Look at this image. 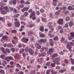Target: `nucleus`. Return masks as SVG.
<instances>
[{
    "instance_id": "1",
    "label": "nucleus",
    "mask_w": 74,
    "mask_h": 74,
    "mask_svg": "<svg viewBox=\"0 0 74 74\" xmlns=\"http://www.w3.org/2000/svg\"><path fill=\"white\" fill-rule=\"evenodd\" d=\"M47 39L46 38H45L44 39H41L40 40H39L38 42L41 45L42 43H43V44L45 43L46 42H47Z\"/></svg>"
},
{
    "instance_id": "2",
    "label": "nucleus",
    "mask_w": 74,
    "mask_h": 74,
    "mask_svg": "<svg viewBox=\"0 0 74 74\" xmlns=\"http://www.w3.org/2000/svg\"><path fill=\"white\" fill-rule=\"evenodd\" d=\"M0 10H5L7 12H10V10L8 9V6L3 7V8H1Z\"/></svg>"
},
{
    "instance_id": "3",
    "label": "nucleus",
    "mask_w": 74,
    "mask_h": 74,
    "mask_svg": "<svg viewBox=\"0 0 74 74\" xmlns=\"http://www.w3.org/2000/svg\"><path fill=\"white\" fill-rule=\"evenodd\" d=\"M29 39L27 38H23L21 39V41L25 43H27V42L29 41Z\"/></svg>"
},
{
    "instance_id": "4",
    "label": "nucleus",
    "mask_w": 74,
    "mask_h": 74,
    "mask_svg": "<svg viewBox=\"0 0 74 74\" xmlns=\"http://www.w3.org/2000/svg\"><path fill=\"white\" fill-rule=\"evenodd\" d=\"M9 4L10 5H15L16 4V0H12L9 1Z\"/></svg>"
},
{
    "instance_id": "5",
    "label": "nucleus",
    "mask_w": 74,
    "mask_h": 74,
    "mask_svg": "<svg viewBox=\"0 0 74 74\" xmlns=\"http://www.w3.org/2000/svg\"><path fill=\"white\" fill-rule=\"evenodd\" d=\"M44 50H45V51L47 52L48 51V48L46 47H44L40 49V52H44Z\"/></svg>"
},
{
    "instance_id": "6",
    "label": "nucleus",
    "mask_w": 74,
    "mask_h": 74,
    "mask_svg": "<svg viewBox=\"0 0 74 74\" xmlns=\"http://www.w3.org/2000/svg\"><path fill=\"white\" fill-rule=\"evenodd\" d=\"M60 58H56L53 61V62L54 63L56 64L57 63H58V62H59V61H60Z\"/></svg>"
},
{
    "instance_id": "7",
    "label": "nucleus",
    "mask_w": 74,
    "mask_h": 74,
    "mask_svg": "<svg viewBox=\"0 0 74 74\" xmlns=\"http://www.w3.org/2000/svg\"><path fill=\"white\" fill-rule=\"evenodd\" d=\"M14 25L15 26H16V27H17L20 26V23L19 21L15 22L14 23Z\"/></svg>"
},
{
    "instance_id": "8",
    "label": "nucleus",
    "mask_w": 74,
    "mask_h": 74,
    "mask_svg": "<svg viewBox=\"0 0 74 74\" xmlns=\"http://www.w3.org/2000/svg\"><path fill=\"white\" fill-rule=\"evenodd\" d=\"M35 47L38 49H40L41 48V46L39 44L37 43L35 44Z\"/></svg>"
},
{
    "instance_id": "9",
    "label": "nucleus",
    "mask_w": 74,
    "mask_h": 74,
    "mask_svg": "<svg viewBox=\"0 0 74 74\" xmlns=\"http://www.w3.org/2000/svg\"><path fill=\"white\" fill-rule=\"evenodd\" d=\"M28 52L31 55H33L34 54V51L31 48L29 49Z\"/></svg>"
},
{
    "instance_id": "10",
    "label": "nucleus",
    "mask_w": 74,
    "mask_h": 74,
    "mask_svg": "<svg viewBox=\"0 0 74 74\" xmlns=\"http://www.w3.org/2000/svg\"><path fill=\"white\" fill-rule=\"evenodd\" d=\"M58 23L59 25H63V21L62 19H59L58 21Z\"/></svg>"
},
{
    "instance_id": "11",
    "label": "nucleus",
    "mask_w": 74,
    "mask_h": 74,
    "mask_svg": "<svg viewBox=\"0 0 74 74\" xmlns=\"http://www.w3.org/2000/svg\"><path fill=\"white\" fill-rule=\"evenodd\" d=\"M29 8L28 7H25L24 8H23L22 9L21 11L23 12H24L25 11H27L28 10H29Z\"/></svg>"
},
{
    "instance_id": "12",
    "label": "nucleus",
    "mask_w": 74,
    "mask_h": 74,
    "mask_svg": "<svg viewBox=\"0 0 74 74\" xmlns=\"http://www.w3.org/2000/svg\"><path fill=\"white\" fill-rule=\"evenodd\" d=\"M66 44H67L66 48H67V49H69L72 48V47H71V45H70V43H69L68 42H67L66 43Z\"/></svg>"
},
{
    "instance_id": "13",
    "label": "nucleus",
    "mask_w": 74,
    "mask_h": 74,
    "mask_svg": "<svg viewBox=\"0 0 74 74\" xmlns=\"http://www.w3.org/2000/svg\"><path fill=\"white\" fill-rule=\"evenodd\" d=\"M65 40V38H62L60 40V41H61L62 42H64V43H65V44H66L67 42H68L66 40Z\"/></svg>"
},
{
    "instance_id": "14",
    "label": "nucleus",
    "mask_w": 74,
    "mask_h": 74,
    "mask_svg": "<svg viewBox=\"0 0 74 74\" xmlns=\"http://www.w3.org/2000/svg\"><path fill=\"white\" fill-rule=\"evenodd\" d=\"M47 53H46V52H43V53H42L41 54H39V57H41V56H42V57H44L45 56Z\"/></svg>"
},
{
    "instance_id": "15",
    "label": "nucleus",
    "mask_w": 74,
    "mask_h": 74,
    "mask_svg": "<svg viewBox=\"0 0 74 74\" xmlns=\"http://www.w3.org/2000/svg\"><path fill=\"white\" fill-rule=\"evenodd\" d=\"M34 35V32H32L31 31H29V32H28V35L29 36H33Z\"/></svg>"
},
{
    "instance_id": "16",
    "label": "nucleus",
    "mask_w": 74,
    "mask_h": 74,
    "mask_svg": "<svg viewBox=\"0 0 74 74\" xmlns=\"http://www.w3.org/2000/svg\"><path fill=\"white\" fill-rule=\"evenodd\" d=\"M53 49L52 48L49 49V50L47 53L48 54H51V53L53 52Z\"/></svg>"
},
{
    "instance_id": "17",
    "label": "nucleus",
    "mask_w": 74,
    "mask_h": 74,
    "mask_svg": "<svg viewBox=\"0 0 74 74\" xmlns=\"http://www.w3.org/2000/svg\"><path fill=\"white\" fill-rule=\"evenodd\" d=\"M36 15V12H33L32 14H31V15L30 16V17L31 18H33V16H34Z\"/></svg>"
},
{
    "instance_id": "18",
    "label": "nucleus",
    "mask_w": 74,
    "mask_h": 74,
    "mask_svg": "<svg viewBox=\"0 0 74 74\" xmlns=\"http://www.w3.org/2000/svg\"><path fill=\"white\" fill-rule=\"evenodd\" d=\"M58 56V54L57 53H55L54 54L53 56H52V59H55V58L56 57H57Z\"/></svg>"
},
{
    "instance_id": "19",
    "label": "nucleus",
    "mask_w": 74,
    "mask_h": 74,
    "mask_svg": "<svg viewBox=\"0 0 74 74\" xmlns=\"http://www.w3.org/2000/svg\"><path fill=\"white\" fill-rule=\"evenodd\" d=\"M7 47L8 48H10V47H13V45L11 43L8 44H7Z\"/></svg>"
},
{
    "instance_id": "20",
    "label": "nucleus",
    "mask_w": 74,
    "mask_h": 74,
    "mask_svg": "<svg viewBox=\"0 0 74 74\" xmlns=\"http://www.w3.org/2000/svg\"><path fill=\"white\" fill-rule=\"evenodd\" d=\"M39 29L41 32H44V27L42 26H41L39 28Z\"/></svg>"
},
{
    "instance_id": "21",
    "label": "nucleus",
    "mask_w": 74,
    "mask_h": 74,
    "mask_svg": "<svg viewBox=\"0 0 74 74\" xmlns=\"http://www.w3.org/2000/svg\"><path fill=\"white\" fill-rule=\"evenodd\" d=\"M5 64H7V62H6L5 61H3V62H2V65L3 66H5Z\"/></svg>"
},
{
    "instance_id": "22",
    "label": "nucleus",
    "mask_w": 74,
    "mask_h": 74,
    "mask_svg": "<svg viewBox=\"0 0 74 74\" xmlns=\"http://www.w3.org/2000/svg\"><path fill=\"white\" fill-rule=\"evenodd\" d=\"M69 60H70L72 64H74V60L72 58H71L69 59Z\"/></svg>"
},
{
    "instance_id": "23",
    "label": "nucleus",
    "mask_w": 74,
    "mask_h": 74,
    "mask_svg": "<svg viewBox=\"0 0 74 74\" xmlns=\"http://www.w3.org/2000/svg\"><path fill=\"white\" fill-rule=\"evenodd\" d=\"M1 49L2 50L3 53H4V54H6V52L5 51V50H4V48L2 47L1 48Z\"/></svg>"
},
{
    "instance_id": "24",
    "label": "nucleus",
    "mask_w": 74,
    "mask_h": 74,
    "mask_svg": "<svg viewBox=\"0 0 74 74\" xmlns=\"http://www.w3.org/2000/svg\"><path fill=\"white\" fill-rule=\"evenodd\" d=\"M5 60L4 61H8V62H10V60H9V57H5Z\"/></svg>"
},
{
    "instance_id": "25",
    "label": "nucleus",
    "mask_w": 74,
    "mask_h": 74,
    "mask_svg": "<svg viewBox=\"0 0 74 74\" xmlns=\"http://www.w3.org/2000/svg\"><path fill=\"white\" fill-rule=\"evenodd\" d=\"M39 34H40V37H45V35L43 34H41V32H39Z\"/></svg>"
},
{
    "instance_id": "26",
    "label": "nucleus",
    "mask_w": 74,
    "mask_h": 74,
    "mask_svg": "<svg viewBox=\"0 0 74 74\" xmlns=\"http://www.w3.org/2000/svg\"><path fill=\"white\" fill-rule=\"evenodd\" d=\"M0 58L3 59H5V56L4 55H2L0 56Z\"/></svg>"
},
{
    "instance_id": "27",
    "label": "nucleus",
    "mask_w": 74,
    "mask_h": 74,
    "mask_svg": "<svg viewBox=\"0 0 74 74\" xmlns=\"http://www.w3.org/2000/svg\"><path fill=\"white\" fill-rule=\"evenodd\" d=\"M57 0H53V5H56V2H57Z\"/></svg>"
},
{
    "instance_id": "28",
    "label": "nucleus",
    "mask_w": 74,
    "mask_h": 74,
    "mask_svg": "<svg viewBox=\"0 0 74 74\" xmlns=\"http://www.w3.org/2000/svg\"><path fill=\"white\" fill-rule=\"evenodd\" d=\"M70 27H72L73 26V22L72 21L69 24Z\"/></svg>"
},
{
    "instance_id": "29",
    "label": "nucleus",
    "mask_w": 74,
    "mask_h": 74,
    "mask_svg": "<svg viewBox=\"0 0 74 74\" xmlns=\"http://www.w3.org/2000/svg\"><path fill=\"white\" fill-rule=\"evenodd\" d=\"M29 27L30 28L32 27H34L35 26V24H30L29 25Z\"/></svg>"
},
{
    "instance_id": "30",
    "label": "nucleus",
    "mask_w": 74,
    "mask_h": 74,
    "mask_svg": "<svg viewBox=\"0 0 74 74\" xmlns=\"http://www.w3.org/2000/svg\"><path fill=\"white\" fill-rule=\"evenodd\" d=\"M2 38H3V39H4V40H5V39H8V36L6 35L2 37Z\"/></svg>"
},
{
    "instance_id": "31",
    "label": "nucleus",
    "mask_w": 74,
    "mask_h": 74,
    "mask_svg": "<svg viewBox=\"0 0 74 74\" xmlns=\"http://www.w3.org/2000/svg\"><path fill=\"white\" fill-rule=\"evenodd\" d=\"M0 73H1L2 74H5V72L2 69H0Z\"/></svg>"
},
{
    "instance_id": "32",
    "label": "nucleus",
    "mask_w": 74,
    "mask_h": 74,
    "mask_svg": "<svg viewBox=\"0 0 74 74\" xmlns=\"http://www.w3.org/2000/svg\"><path fill=\"white\" fill-rule=\"evenodd\" d=\"M31 73H32V74H36V72L35 70H32Z\"/></svg>"
},
{
    "instance_id": "33",
    "label": "nucleus",
    "mask_w": 74,
    "mask_h": 74,
    "mask_svg": "<svg viewBox=\"0 0 74 74\" xmlns=\"http://www.w3.org/2000/svg\"><path fill=\"white\" fill-rule=\"evenodd\" d=\"M16 66L17 67H18L19 69H21V66L19 64H16Z\"/></svg>"
},
{
    "instance_id": "34",
    "label": "nucleus",
    "mask_w": 74,
    "mask_h": 74,
    "mask_svg": "<svg viewBox=\"0 0 74 74\" xmlns=\"http://www.w3.org/2000/svg\"><path fill=\"white\" fill-rule=\"evenodd\" d=\"M24 51H25V49H23L22 50H20L19 53L22 54L23 52H24Z\"/></svg>"
},
{
    "instance_id": "35",
    "label": "nucleus",
    "mask_w": 74,
    "mask_h": 74,
    "mask_svg": "<svg viewBox=\"0 0 74 74\" xmlns=\"http://www.w3.org/2000/svg\"><path fill=\"white\" fill-rule=\"evenodd\" d=\"M17 31L16 30H12V31H11V32L12 33H14L15 34L16 33V32Z\"/></svg>"
},
{
    "instance_id": "36",
    "label": "nucleus",
    "mask_w": 74,
    "mask_h": 74,
    "mask_svg": "<svg viewBox=\"0 0 74 74\" xmlns=\"http://www.w3.org/2000/svg\"><path fill=\"white\" fill-rule=\"evenodd\" d=\"M58 39V36H56L54 37L53 38V40L54 41H56V40H57Z\"/></svg>"
},
{
    "instance_id": "37",
    "label": "nucleus",
    "mask_w": 74,
    "mask_h": 74,
    "mask_svg": "<svg viewBox=\"0 0 74 74\" xmlns=\"http://www.w3.org/2000/svg\"><path fill=\"white\" fill-rule=\"evenodd\" d=\"M51 74H57V72H55V71L53 70H52L51 71Z\"/></svg>"
},
{
    "instance_id": "38",
    "label": "nucleus",
    "mask_w": 74,
    "mask_h": 74,
    "mask_svg": "<svg viewBox=\"0 0 74 74\" xmlns=\"http://www.w3.org/2000/svg\"><path fill=\"white\" fill-rule=\"evenodd\" d=\"M68 9L69 10H71L73 9V8L71 6H69L68 8Z\"/></svg>"
},
{
    "instance_id": "39",
    "label": "nucleus",
    "mask_w": 74,
    "mask_h": 74,
    "mask_svg": "<svg viewBox=\"0 0 74 74\" xmlns=\"http://www.w3.org/2000/svg\"><path fill=\"white\" fill-rule=\"evenodd\" d=\"M11 50L12 52H14L15 51V49L14 48H12L11 49Z\"/></svg>"
},
{
    "instance_id": "40",
    "label": "nucleus",
    "mask_w": 74,
    "mask_h": 74,
    "mask_svg": "<svg viewBox=\"0 0 74 74\" xmlns=\"http://www.w3.org/2000/svg\"><path fill=\"white\" fill-rule=\"evenodd\" d=\"M49 17L50 18H53V15L51 13H49Z\"/></svg>"
},
{
    "instance_id": "41",
    "label": "nucleus",
    "mask_w": 74,
    "mask_h": 74,
    "mask_svg": "<svg viewBox=\"0 0 74 74\" xmlns=\"http://www.w3.org/2000/svg\"><path fill=\"white\" fill-rule=\"evenodd\" d=\"M53 30H54V29H53V28L51 29V31H49V33H50V34L51 33H52L53 32Z\"/></svg>"
},
{
    "instance_id": "42",
    "label": "nucleus",
    "mask_w": 74,
    "mask_h": 74,
    "mask_svg": "<svg viewBox=\"0 0 74 74\" xmlns=\"http://www.w3.org/2000/svg\"><path fill=\"white\" fill-rule=\"evenodd\" d=\"M49 27V29H53V30H54V28H53V26L50 25Z\"/></svg>"
},
{
    "instance_id": "43",
    "label": "nucleus",
    "mask_w": 74,
    "mask_h": 74,
    "mask_svg": "<svg viewBox=\"0 0 74 74\" xmlns=\"http://www.w3.org/2000/svg\"><path fill=\"white\" fill-rule=\"evenodd\" d=\"M6 52L7 53H10L11 51H10V50L8 49H5Z\"/></svg>"
},
{
    "instance_id": "44",
    "label": "nucleus",
    "mask_w": 74,
    "mask_h": 74,
    "mask_svg": "<svg viewBox=\"0 0 74 74\" xmlns=\"http://www.w3.org/2000/svg\"><path fill=\"white\" fill-rule=\"evenodd\" d=\"M51 66L52 67H54L55 66V64L53 63H52L51 64Z\"/></svg>"
},
{
    "instance_id": "45",
    "label": "nucleus",
    "mask_w": 74,
    "mask_h": 74,
    "mask_svg": "<svg viewBox=\"0 0 74 74\" xmlns=\"http://www.w3.org/2000/svg\"><path fill=\"white\" fill-rule=\"evenodd\" d=\"M71 36L72 37H74V33L73 32H71L70 34Z\"/></svg>"
},
{
    "instance_id": "46",
    "label": "nucleus",
    "mask_w": 74,
    "mask_h": 74,
    "mask_svg": "<svg viewBox=\"0 0 74 74\" xmlns=\"http://www.w3.org/2000/svg\"><path fill=\"white\" fill-rule=\"evenodd\" d=\"M69 44H70L71 46V47H74V43H73V42H70L69 43Z\"/></svg>"
},
{
    "instance_id": "47",
    "label": "nucleus",
    "mask_w": 74,
    "mask_h": 74,
    "mask_svg": "<svg viewBox=\"0 0 74 74\" xmlns=\"http://www.w3.org/2000/svg\"><path fill=\"white\" fill-rule=\"evenodd\" d=\"M51 71V70H48L46 71V74H50V72Z\"/></svg>"
},
{
    "instance_id": "48",
    "label": "nucleus",
    "mask_w": 74,
    "mask_h": 74,
    "mask_svg": "<svg viewBox=\"0 0 74 74\" xmlns=\"http://www.w3.org/2000/svg\"><path fill=\"white\" fill-rule=\"evenodd\" d=\"M24 14L25 16H27L28 15V14H29V13L27 12H25Z\"/></svg>"
},
{
    "instance_id": "49",
    "label": "nucleus",
    "mask_w": 74,
    "mask_h": 74,
    "mask_svg": "<svg viewBox=\"0 0 74 74\" xmlns=\"http://www.w3.org/2000/svg\"><path fill=\"white\" fill-rule=\"evenodd\" d=\"M20 16V14H17L15 15L14 16V18H18V16Z\"/></svg>"
},
{
    "instance_id": "50",
    "label": "nucleus",
    "mask_w": 74,
    "mask_h": 74,
    "mask_svg": "<svg viewBox=\"0 0 74 74\" xmlns=\"http://www.w3.org/2000/svg\"><path fill=\"white\" fill-rule=\"evenodd\" d=\"M1 13L2 14H7L6 12H5V11H2L1 12Z\"/></svg>"
},
{
    "instance_id": "51",
    "label": "nucleus",
    "mask_w": 74,
    "mask_h": 74,
    "mask_svg": "<svg viewBox=\"0 0 74 74\" xmlns=\"http://www.w3.org/2000/svg\"><path fill=\"white\" fill-rule=\"evenodd\" d=\"M34 37L33 36H32L30 39V40L31 41H34Z\"/></svg>"
},
{
    "instance_id": "52",
    "label": "nucleus",
    "mask_w": 74,
    "mask_h": 74,
    "mask_svg": "<svg viewBox=\"0 0 74 74\" xmlns=\"http://www.w3.org/2000/svg\"><path fill=\"white\" fill-rule=\"evenodd\" d=\"M73 37H71V36H70L68 38V40H73Z\"/></svg>"
},
{
    "instance_id": "53",
    "label": "nucleus",
    "mask_w": 74,
    "mask_h": 74,
    "mask_svg": "<svg viewBox=\"0 0 74 74\" xmlns=\"http://www.w3.org/2000/svg\"><path fill=\"white\" fill-rule=\"evenodd\" d=\"M50 63H51V62L49 61V62H47V63H46L47 66H49V65H50Z\"/></svg>"
},
{
    "instance_id": "54",
    "label": "nucleus",
    "mask_w": 74,
    "mask_h": 74,
    "mask_svg": "<svg viewBox=\"0 0 74 74\" xmlns=\"http://www.w3.org/2000/svg\"><path fill=\"white\" fill-rule=\"evenodd\" d=\"M40 11L41 13H43L44 12V10L42 9H40Z\"/></svg>"
},
{
    "instance_id": "55",
    "label": "nucleus",
    "mask_w": 74,
    "mask_h": 74,
    "mask_svg": "<svg viewBox=\"0 0 74 74\" xmlns=\"http://www.w3.org/2000/svg\"><path fill=\"white\" fill-rule=\"evenodd\" d=\"M37 54H38V50H37V51H35L34 53V55L35 56H37Z\"/></svg>"
},
{
    "instance_id": "56",
    "label": "nucleus",
    "mask_w": 74,
    "mask_h": 74,
    "mask_svg": "<svg viewBox=\"0 0 74 74\" xmlns=\"http://www.w3.org/2000/svg\"><path fill=\"white\" fill-rule=\"evenodd\" d=\"M68 24H69V23H67L66 24H65V27L67 28V27H69V25H68Z\"/></svg>"
},
{
    "instance_id": "57",
    "label": "nucleus",
    "mask_w": 74,
    "mask_h": 74,
    "mask_svg": "<svg viewBox=\"0 0 74 74\" xmlns=\"http://www.w3.org/2000/svg\"><path fill=\"white\" fill-rule=\"evenodd\" d=\"M64 61L65 63H66V64H69V61H68V60H67L66 59H65L64 60Z\"/></svg>"
},
{
    "instance_id": "58",
    "label": "nucleus",
    "mask_w": 74,
    "mask_h": 74,
    "mask_svg": "<svg viewBox=\"0 0 74 74\" xmlns=\"http://www.w3.org/2000/svg\"><path fill=\"white\" fill-rule=\"evenodd\" d=\"M28 50L29 51V47H27L25 48V51L26 52H28Z\"/></svg>"
},
{
    "instance_id": "59",
    "label": "nucleus",
    "mask_w": 74,
    "mask_h": 74,
    "mask_svg": "<svg viewBox=\"0 0 74 74\" xmlns=\"http://www.w3.org/2000/svg\"><path fill=\"white\" fill-rule=\"evenodd\" d=\"M34 62V60L32 59L31 60L30 63H31V64H33V62Z\"/></svg>"
},
{
    "instance_id": "60",
    "label": "nucleus",
    "mask_w": 74,
    "mask_h": 74,
    "mask_svg": "<svg viewBox=\"0 0 74 74\" xmlns=\"http://www.w3.org/2000/svg\"><path fill=\"white\" fill-rule=\"evenodd\" d=\"M40 13L39 11H37L36 12V14L37 15H40Z\"/></svg>"
},
{
    "instance_id": "61",
    "label": "nucleus",
    "mask_w": 74,
    "mask_h": 74,
    "mask_svg": "<svg viewBox=\"0 0 74 74\" xmlns=\"http://www.w3.org/2000/svg\"><path fill=\"white\" fill-rule=\"evenodd\" d=\"M1 42H5V40H4V39H3L2 38L1 40Z\"/></svg>"
},
{
    "instance_id": "62",
    "label": "nucleus",
    "mask_w": 74,
    "mask_h": 74,
    "mask_svg": "<svg viewBox=\"0 0 74 74\" xmlns=\"http://www.w3.org/2000/svg\"><path fill=\"white\" fill-rule=\"evenodd\" d=\"M65 20L66 21H69L70 20V18L68 17L66 18Z\"/></svg>"
},
{
    "instance_id": "63",
    "label": "nucleus",
    "mask_w": 74,
    "mask_h": 74,
    "mask_svg": "<svg viewBox=\"0 0 74 74\" xmlns=\"http://www.w3.org/2000/svg\"><path fill=\"white\" fill-rule=\"evenodd\" d=\"M22 55L24 58H26V54H25V53H23Z\"/></svg>"
},
{
    "instance_id": "64",
    "label": "nucleus",
    "mask_w": 74,
    "mask_h": 74,
    "mask_svg": "<svg viewBox=\"0 0 74 74\" xmlns=\"http://www.w3.org/2000/svg\"><path fill=\"white\" fill-rule=\"evenodd\" d=\"M18 74H24V73H23V72L22 71H20L18 73Z\"/></svg>"
}]
</instances>
